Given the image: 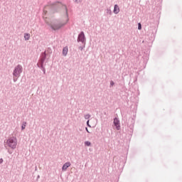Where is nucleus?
Returning <instances> with one entry per match:
<instances>
[{"instance_id": "1", "label": "nucleus", "mask_w": 182, "mask_h": 182, "mask_svg": "<svg viewBox=\"0 0 182 182\" xmlns=\"http://www.w3.org/2000/svg\"><path fill=\"white\" fill-rule=\"evenodd\" d=\"M62 8V9H63L64 11V14L65 15V22L58 24V23H53L51 25V28L52 29H53L54 31H58V29H60V28H62V26L66 25V23H68V8L66 7V6L65 5H62V4L58 2V3H53L51 4L50 5H47L45 6L43 12L44 14H48V12H49V11L52 10V9H56V8H59L60 7Z\"/></svg>"}, {"instance_id": "2", "label": "nucleus", "mask_w": 182, "mask_h": 182, "mask_svg": "<svg viewBox=\"0 0 182 182\" xmlns=\"http://www.w3.org/2000/svg\"><path fill=\"white\" fill-rule=\"evenodd\" d=\"M16 146H18V139L15 137H11L7 139L6 142V146L9 147L10 149H16Z\"/></svg>"}, {"instance_id": "3", "label": "nucleus", "mask_w": 182, "mask_h": 182, "mask_svg": "<svg viewBox=\"0 0 182 182\" xmlns=\"http://www.w3.org/2000/svg\"><path fill=\"white\" fill-rule=\"evenodd\" d=\"M21 73H22V66L17 65L13 73L14 75V82H16L18 80V77L21 76Z\"/></svg>"}, {"instance_id": "4", "label": "nucleus", "mask_w": 182, "mask_h": 182, "mask_svg": "<svg viewBox=\"0 0 182 182\" xmlns=\"http://www.w3.org/2000/svg\"><path fill=\"white\" fill-rule=\"evenodd\" d=\"M114 124L117 129V130H120V121L117 118H114Z\"/></svg>"}, {"instance_id": "5", "label": "nucleus", "mask_w": 182, "mask_h": 182, "mask_svg": "<svg viewBox=\"0 0 182 182\" xmlns=\"http://www.w3.org/2000/svg\"><path fill=\"white\" fill-rule=\"evenodd\" d=\"M85 33L83 32H81V33L79 34L77 41L78 42H85Z\"/></svg>"}, {"instance_id": "6", "label": "nucleus", "mask_w": 182, "mask_h": 182, "mask_svg": "<svg viewBox=\"0 0 182 182\" xmlns=\"http://www.w3.org/2000/svg\"><path fill=\"white\" fill-rule=\"evenodd\" d=\"M68 167H70V162L65 163V164L63 166L62 170H63V171H66V170H68Z\"/></svg>"}, {"instance_id": "7", "label": "nucleus", "mask_w": 182, "mask_h": 182, "mask_svg": "<svg viewBox=\"0 0 182 182\" xmlns=\"http://www.w3.org/2000/svg\"><path fill=\"white\" fill-rule=\"evenodd\" d=\"M120 12V9L119 8V6L116 4L114 8V14H119Z\"/></svg>"}, {"instance_id": "8", "label": "nucleus", "mask_w": 182, "mask_h": 182, "mask_svg": "<svg viewBox=\"0 0 182 182\" xmlns=\"http://www.w3.org/2000/svg\"><path fill=\"white\" fill-rule=\"evenodd\" d=\"M24 39L26 41H29V39H31V34L29 33H25L24 34Z\"/></svg>"}, {"instance_id": "9", "label": "nucleus", "mask_w": 182, "mask_h": 182, "mask_svg": "<svg viewBox=\"0 0 182 182\" xmlns=\"http://www.w3.org/2000/svg\"><path fill=\"white\" fill-rule=\"evenodd\" d=\"M68 47H65L63 48V54L64 55V56H66V55H68Z\"/></svg>"}, {"instance_id": "10", "label": "nucleus", "mask_w": 182, "mask_h": 182, "mask_svg": "<svg viewBox=\"0 0 182 182\" xmlns=\"http://www.w3.org/2000/svg\"><path fill=\"white\" fill-rule=\"evenodd\" d=\"M26 127V122H23L21 126V129L25 130V128Z\"/></svg>"}, {"instance_id": "11", "label": "nucleus", "mask_w": 182, "mask_h": 182, "mask_svg": "<svg viewBox=\"0 0 182 182\" xmlns=\"http://www.w3.org/2000/svg\"><path fill=\"white\" fill-rule=\"evenodd\" d=\"M85 146H90L91 143H90V141H87L85 142Z\"/></svg>"}, {"instance_id": "12", "label": "nucleus", "mask_w": 182, "mask_h": 182, "mask_svg": "<svg viewBox=\"0 0 182 182\" xmlns=\"http://www.w3.org/2000/svg\"><path fill=\"white\" fill-rule=\"evenodd\" d=\"M90 115L89 114L85 115V119H90Z\"/></svg>"}, {"instance_id": "13", "label": "nucleus", "mask_w": 182, "mask_h": 182, "mask_svg": "<svg viewBox=\"0 0 182 182\" xmlns=\"http://www.w3.org/2000/svg\"><path fill=\"white\" fill-rule=\"evenodd\" d=\"M138 29L140 31L141 29V23H139Z\"/></svg>"}, {"instance_id": "14", "label": "nucleus", "mask_w": 182, "mask_h": 182, "mask_svg": "<svg viewBox=\"0 0 182 182\" xmlns=\"http://www.w3.org/2000/svg\"><path fill=\"white\" fill-rule=\"evenodd\" d=\"M110 85L111 86H113L114 85V82L113 81H111Z\"/></svg>"}, {"instance_id": "15", "label": "nucleus", "mask_w": 182, "mask_h": 182, "mask_svg": "<svg viewBox=\"0 0 182 182\" xmlns=\"http://www.w3.org/2000/svg\"><path fill=\"white\" fill-rule=\"evenodd\" d=\"M74 1H75V2L79 3V2H80L82 0H74Z\"/></svg>"}, {"instance_id": "16", "label": "nucleus", "mask_w": 182, "mask_h": 182, "mask_svg": "<svg viewBox=\"0 0 182 182\" xmlns=\"http://www.w3.org/2000/svg\"><path fill=\"white\" fill-rule=\"evenodd\" d=\"M0 163H4V159H0Z\"/></svg>"}, {"instance_id": "17", "label": "nucleus", "mask_w": 182, "mask_h": 182, "mask_svg": "<svg viewBox=\"0 0 182 182\" xmlns=\"http://www.w3.org/2000/svg\"><path fill=\"white\" fill-rule=\"evenodd\" d=\"M87 124L89 126V127H90V125L89 124V120L87 122Z\"/></svg>"}, {"instance_id": "18", "label": "nucleus", "mask_w": 182, "mask_h": 182, "mask_svg": "<svg viewBox=\"0 0 182 182\" xmlns=\"http://www.w3.org/2000/svg\"><path fill=\"white\" fill-rule=\"evenodd\" d=\"M86 131L87 133H90V132H89V129H87V128H85Z\"/></svg>"}]
</instances>
